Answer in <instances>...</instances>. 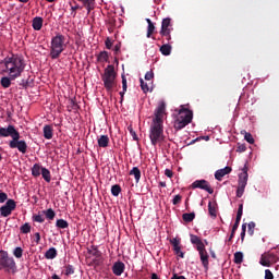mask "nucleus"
Wrapping results in <instances>:
<instances>
[{"instance_id":"obj_18","label":"nucleus","mask_w":279,"mask_h":279,"mask_svg":"<svg viewBox=\"0 0 279 279\" xmlns=\"http://www.w3.org/2000/svg\"><path fill=\"white\" fill-rule=\"evenodd\" d=\"M125 271V264L123 262H116L112 266V272L114 276H122Z\"/></svg>"},{"instance_id":"obj_43","label":"nucleus","mask_w":279,"mask_h":279,"mask_svg":"<svg viewBox=\"0 0 279 279\" xmlns=\"http://www.w3.org/2000/svg\"><path fill=\"white\" fill-rule=\"evenodd\" d=\"M75 274V267L73 265L65 266V276H73Z\"/></svg>"},{"instance_id":"obj_10","label":"nucleus","mask_w":279,"mask_h":279,"mask_svg":"<svg viewBox=\"0 0 279 279\" xmlns=\"http://www.w3.org/2000/svg\"><path fill=\"white\" fill-rule=\"evenodd\" d=\"M13 210H16V202L10 198L3 206L0 207V216L10 217Z\"/></svg>"},{"instance_id":"obj_46","label":"nucleus","mask_w":279,"mask_h":279,"mask_svg":"<svg viewBox=\"0 0 279 279\" xmlns=\"http://www.w3.org/2000/svg\"><path fill=\"white\" fill-rule=\"evenodd\" d=\"M140 83H141V88L143 93H149V85H147V83H145L143 78H140Z\"/></svg>"},{"instance_id":"obj_58","label":"nucleus","mask_w":279,"mask_h":279,"mask_svg":"<svg viewBox=\"0 0 279 279\" xmlns=\"http://www.w3.org/2000/svg\"><path fill=\"white\" fill-rule=\"evenodd\" d=\"M80 7L77 5H74V7H71V11H72V16H75L77 14V12H75V10H77Z\"/></svg>"},{"instance_id":"obj_6","label":"nucleus","mask_w":279,"mask_h":279,"mask_svg":"<svg viewBox=\"0 0 279 279\" xmlns=\"http://www.w3.org/2000/svg\"><path fill=\"white\" fill-rule=\"evenodd\" d=\"M117 72H114V65H108L105 69V73L102 75L104 86L107 90H112L116 86Z\"/></svg>"},{"instance_id":"obj_45","label":"nucleus","mask_w":279,"mask_h":279,"mask_svg":"<svg viewBox=\"0 0 279 279\" xmlns=\"http://www.w3.org/2000/svg\"><path fill=\"white\" fill-rule=\"evenodd\" d=\"M155 29H156V26L154 25V23L148 24L147 38H151V34H154Z\"/></svg>"},{"instance_id":"obj_57","label":"nucleus","mask_w":279,"mask_h":279,"mask_svg":"<svg viewBox=\"0 0 279 279\" xmlns=\"http://www.w3.org/2000/svg\"><path fill=\"white\" fill-rule=\"evenodd\" d=\"M35 243H36V245L40 244V233H38V232L35 233Z\"/></svg>"},{"instance_id":"obj_3","label":"nucleus","mask_w":279,"mask_h":279,"mask_svg":"<svg viewBox=\"0 0 279 279\" xmlns=\"http://www.w3.org/2000/svg\"><path fill=\"white\" fill-rule=\"evenodd\" d=\"M0 271H4V274H11L12 276L19 271L16 260H14V257L10 256L8 251H0Z\"/></svg>"},{"instance_id":"obj_39","label":"nucleus","mask_w":279,"mask_h":279,"mask_svg":"<svg viewBox=\"0 0 279 279\" xmlns=\"http://www.w3.org/2000/svg\"><path fill=\"white\" fill-rule=\"evenodd\" d=\"M121 193V185L116 184L111 186V194L113 195V197H119Z\"/></svg>"},{"instance_id":"obj_28","label":"nucleus","mask_w":279,"mask_h":279,"mask_svg":"<svg viewBox=\"0 0 279 279\" xmlns=\"http://www.w3.org/2000/svg\"><path fill=\"white\" fill-rule=\"evenodd\" d=\"M87 252H88V254H90L95 258H101V252L95 245H92L90 248H88Z\"/></svg>"},{"instance_id":"obj_36","label":"nucleus","mask_w":279,"mask_h":279,"mask_svg":"<svg viewBox=\"0 0 279 279\" xmlns=\"http://www.w3.org/2000/svg\"><path fill=\"white\" fill-rule=\"evenodd\" d=\"M46 218H48L50 221H53L56 219V211L51 208L43 211Z\"/></svg>"},{"instance_id":"obj_29","label":"nucleus","mask_w":279,"mask_h":279,"mask_svg":"<svg viewBox=\"0 0 279 279\" xmlns=\"http://www.w3.org/2000/svg\"><path fill=\"white\" fill-rule=\"evenodd\" d=\"M130 175H134L135 182H141V169L138 167H133Z\"/></svg>"},{"instance_id":"obj_35","label":"nucleus","mask_w":279,"mask_h":279,"mask_svg":"<svg viewBox=\"0 0 279 279\" xmlns=\"http://www.w3.org/2000/svg\"><path fill=\"white\" fill-rule=\"evenodd\" d=\"M20 232L22 234H29V232H32V225H29V222L24 223L20 227Z\"/></svg>"},{"instance_id":"obj_24","label":"nucleus","mask_w":279,"mask_h":279,"mask_svg":"<svg viewBox=\"0 0 279 279\" xmlns=\"http://www.w3.org/2000/svg\"><path fill=\"white\" fill-rule=\"evenodd\" d=\"M44 137L47 141H51V138H53V129L51 128V125L44 126Z\"/></svg>"},{"instance_id":"obj_23","label":"nucleus","mask_w":279,"mask_h":279,"mask_svg":"<svg viewBox=\"0 0 279 279\" xmlns=\"http://www.w3.org/2000/svg\"><path fill=\"white\" fill-rule=\"evenodd\" d=\"M43 166H40L39 163H35L32 168V175L34 178H40L41 173H43Z\"/></svg>"},{"instance_id":"obj_60","label":"nucleus","mask_w":279,"mask_h":279,"mask_svg":"<svg viewBox=\"0 0 279 279\" xmlns=\"http://www.w3.org/2000/svg\"><path fill=\"white\" fill-rule=\"evenodd\" d=\"M171 279H186V277L173 275Z\"/></svg>"},{"instance_id":"obj_50","label":"nucleus","mask_w":279,"mask_h":279,"mask_svg":"<svg viewBox=\"0 0 279 279\" xmlns=\"http://www.w3.org/2000/svg\"><path fill=\"white\" fill-rule=\"evenodd\" d=\"M145 80H146L147 82L154 80V71L150 70V71L146 72V74H145Z\"/></svg>"},{"instance_id":"obj_34","label":"nucleus","mask_w":279,"mask_h":279,"mask_svg":"<svg viewBox=\"0 0 279 279\" xmlns=\"http://www.w3.org/2000/svg\"><path fill=\"white\" fill-rule=\"evenodd\" d=\"M182 219L183 221H185V223H191V221H193L195 219V213H185L182 215Z\"/></svg>"},{"instance_id":"obj_26","label":"nucleus","mask_w":279,"mask_h":279,"mask_svg":"<svg viewBox=\"0 0 279 279\" xmlns=\"http://www.w3.org/2000/svg\"><path fill=\"white\" fill-rule=\"evenodd\" d=\"M109 144H110V137H108V135H101L98 138V146L99 147L106 148V147H108Z\"/></svg>"},{"instance_id":"obj_42","label":"nucleus","mask_w":279,"mask_h":279,"mask_svg":"<svg viewBox=\"0 0 279 279\" xmlns=\"http://www.w3.org/2000/svg\"><path fill=\"white\" fill-rule=\"evenodd\" d=\"M33 221L36 223H45V216L38 214L33 216Z\"/></svg>"},{"instance_id":"obj_7","label":"nucleus","mask_w":279,"mask_h":279,"mask_svg":"<svg viewBox=\"0 0 279 279\" xmlns=\"http://www.w3.org/2000/svg\"><path fill=\"white\" fill-rule=\"evenodd\" d=\"M247 163L244 165L242 168V172L239 174L238 179V189H236V197H243V193H245V186H247Z\"/></svg>"},{"instance_id":"obj_63","label":"nucleus","mask_w":279,"mask_h":279,"mask_svg":"<svg viewBox=\"0 0 279 279\" xmlns=\"http://www.w3.org/2000/svg\"><path fill=\"white\" fill-rule=\"evenodd\" d=\"M159 186H161V189H165L167 186V182L160 181L159 182Z\"/></svg>"},{"instance_id":"obj_8","label":"nucleus","mask_w":279,"mask_h":279,"mask_svg":"<svg viewBox=\"0 0 279 279\" xmlns=\"http://www.w3.org/2000/svg\"><path fill=\"white\" fill-rule=\"evenodd\" d=\"M9 147L11 149H17L21 154H27V142L21 140V133L9 142Z\"/></svg>"},{"instance_id":"obj_11","label":"nucleus","mask_w":279,"mask_h":279,"mask_svg":"<svg viewBox=\"0 0 279 279\" xmlns=\"http://www.w3.org/2000/svg\"><path fill=\"white\" fill-rule=\"evenodd\" d=\"M165 114H167V105L165 101H161L155 110V118L153 119L154 123H165L162 119H165Z\"/></svg>"},{"instance_id":"obj_14","label":"nucleus","mask_w":279,"mask_h":279,"mask_svg":"<svg viewBox=\"0 0 279 279\" xmlns=\"http://www.w3.org/2000/svg\"><path fill=\"white\" fill-rule=\"evenodd\" d=\"M197 252L199 254L201 263H202L204 269H206V271H208L209 256H208V252L206 251V246H203V248H198Z\"/></svg>"},{"instance_id":"obj_62","label":"nucleus","mask_w":279,"mask_h":279,"mask_svg":"<svg viewBox=\"0 0 279 279\" xmlns=\"http://www.w3.org/2000/svg\"><path fill=\"white\" fill-rule=\"evenodd\" d=\"M240 236L242 242L245 241V231H241Z\"/></svg>"},{"instance_id":"obj_41","label":"nucleus","mask_w":279,"mask_h":279,"mask_svg":"<svg viewBox=\"0 0 279 279\" xmlns=\"http://www.w3.org/2000/svg\"><path fill=\"white\" fill-rule=\"evenodd\" d=\"M13 255L15 258H23V248L21 246H17L13 251Z\"/></svg>"},{"instance_id":"obj_64","label":"nucleus","mask_w":279,"mask_h":279,"mask_svg":"<svg viewBox=\"0 0 279 279\" xmlns=\"http://www.w3.org/2000/svg\"><path fill=\"white\" fill-rule=\"evenodd\" d=\"M211 258H217V255L215 254V251H210Z\"/></svg>"},{"instance_id":"obj_32","label":"nucleus","mask_w":279,"mask_h":279,"mask_svg":"<svg viewBox=\"0 0 279 279\" xmlns=\"http://www.w3.org/2000/svg\"><path fill=\"white\" fill-rule=\"evenodd\" d=\"M56 226L60 230H66V228H69V222L64 219H58Z\"/></svg>"},{"instance_id":"obj_48","label":"nucleus","mask_w":279,"mask_h":279,"mask_svg":"<svg viewBox=\"0 0 279 279\" xmlns=\"http://www.w3.org/2000/svg\"><path fill=\"white\" fill-rule=\"evenodd\" d=\"M180 202H182V195L177 194L173 199H172V204L173 206H178V204H180Z\"/></svg>"},{"instance_id":"obj_52","label":"nucleus","mask_w":279,"mask_h":279,"mask_svg":"<svg viewBox=\"0 0 279 279\" xmlns=\"http://www.w3.org/2000/svg\"><path fill=\"white\" fill-rule=\"evenodd\" d=\"M160 36H162L163 38H166V40L168 43H171V32L168 33H160Z\"/></svg>"},{"instance_id":"obj_22","label":"nucleus","mask_w":279,"mask_h":279,"mask_svg":"<svg viewBox=\"0 0 279 279\" xmlns=\"http://www.w3.org/2000/svg\"><path fill=\"white\" fill-rule=\"evenodd\" d=\"M33 29L40 32L43 29V17L36 16L33 19Z\"/></svg>"},{"instance_id":"obj_51","label":"nucleus","mask_w":279,"mask_h":279,"mask_svg":"<svg viewBox=\"0 0 279 279\" xmlns=\"http://www.w3.org/2000/svg\"><path fill=\"white\" fill-rule=\"evenodd\" d=\"M247 149V146H245V144H240L236 147V151H239V154H243V151H245Z\"/></svg>"},{"instance_id":"obj_16","label":"nucleus","mask_w":279,"mask_h":279,"mask_svg":"<svg viewBox=\"0 0 279 279\" xmlns=\"http://www.w3.org/2000/svg\"><path fill=\"white\" fill-rule=\"evenodd\" d=\"M168 32H173V25H171V19L166 17L161 22V29L159 34H167Z\"/></svg>"},{"instance_id":"obj_59","label":"nucleus","mask_w":279,"mask_h":279,"mask_svg":"<svg viewBox=\"0 0 279 279\" xmlns=\"http://www.w3.org/2000/svg\"><path fill=\"white\" fill-rule=\"evenodd\" d=\"M236 230H239V225H236V223L234 222V225H233V227H232V230H231L232 234H235Z\"/></svg>"},{"instance_id":"obj_21","label":"nucleus","mask_w":279,"mask_h":279,"mask_svg":"<svg viewBox=\"0 0 279 279\" xmlns=\"http://www.w3.org/2000/svg\"><path fill=\"white\" fill-rule=\"evenodd\" d=\"M208 213L211 219H217V202L208 203Z\"/></svg>"},{"instance_id":"obj_25","label":"nucleus","mask_w":279,"mask_h":279,"mask_svg":"<svg viewBox=\"0 0 279 279\" xmlns=\"http://www.w3.org/2000/svg\"><path fill=\"white\" fill-rule=\"evenodd\" d=\"M83 3L84 8L87 10V14H90V11L95 8V0H78Z\"/></svg>"},{"instance_id":"obj_56","label":"nucleus","mask_w":279,"mask_h":279,"mask_svg":"<svg viewBox=\"0 0 279 279\" xmlns=\"http://www.w3.org/2000/svg\"><path fill=\"white\" fill-rule=\"evenodd\" d=\"M165 175H166L167 178H173V171H171V169H166V170H165Z\"/></svg>"},{"instance_id":"obj_31","label":"nucleus","mask_w":279,"mask_h":279,"mask_svg":"<svg viewBox=\"0 0 279 279\" xmlns=\"http://www.w3.org/2000/svg\"><path fill=\"white\" fill-rule=\"evenodd\" d=\"M41 177L45 180V182H51V172L49 171V169H41Z\"/></svg>"},{"instance_id":"obj_30","label":"nucleus","mask_w":279,"mask_h":279,"mask_svg":"<svg viewBox=\"0 0 279 279\" xmlns=\"http://www.w3.org/2000/svg\"><path fill=\"white\" fill-rule=\"evenodd\" d=\"M125 93H128V78L122 74V92H120L121 101H123Z\"/></svg>"},{"instance_id":"obj_37","label":"nucleus","mask_w":279,"mask_h":279,"mask_svg":"<svg viewBox=\"0 0 279 279\" xmlns=\"http://www.w3.org/2000/svg\"><path fill=\"white\" fill-rule=\"evenodd\" d=\"M108 58H109L108 51H101L99 52L97 60L98 62H108Z\"/></svg>"},{"instance_id":"obj_12","label":"nucleus","mask_w":279,"mask_h":279,"mask_svg":"<svg viewBox=\"0 0 279 279\" xmlns=\"http://www.w3.org/2000/svg\"><path fill=\"white\" fill-rule=\"evenodd\" d=\"M21 133L16 131L14 125L10 124L8 128H0V138H8L11 136L12 141H14Z\"/></svg>"},{"instance_id":"obj_44","label":"nucleus","mask_w":279,"mask_h":279,"mask_svg":"<svg viewBox=\"0 0 279 279\" xmlns=\"http://www.w3.org/2000/svg\"><path fill=\"white\" fill-rule=\"evenodd\" d=\"M244 141H246V143H250V145H254V136H252V133L245 132Z\"/></svg>"},{"instance_id":"obj_55","label":"nucleus","mask_w":279,"mask_h":279,"mask_svg":"<svg viewBox=\"0 0 279 279\" xmlns=\"http://www.w3.org/2000/svg\"><path fill=\"white\" fill-rule=\"evenodd\" d=\"M105 45L107 49H112V40H110V37L106 39Z\"/></svg>"},{"instance_id":"obj_61","label":"nucleus","mask_w":279,"mask_h":279,"mask_svg":"<svg viewBox=\"0 0 279 279\" xmlns=\"http://www.w3.org/2000/svg\"><path fill=\"white\" fill-rule=\"evenodd\" d=\"M113 51H116V53L121 51V45H116Z\"/></svg>"},{"instance_id":"obj_9","label":"nucleus","mask_w":279,"mask_h":279,"mask_svg":"<svg viewBox=\"0 0 279 279\" xmlns=\"http://www.w3.org/2000/svg\"><path fill=\"white\" fill-rule=\"evenodd\" d=\"M278 255L271 252H267L262 254L259 265H262L263 267H271V265H275V263H278Z\"/></svg>"},{"instance_id":"obj_4","label":"nucleus","mask_w":279,"mask_h":279,"mask_svg":"<svg viewBox=\"0 0 279 279\" xmlns=\"http://www.w3.org/2000/svg\"><path fill=\"white\" fill-rule=\"evenodd\" d=\"M66 37L62 34H57L51 39V47H50V58L51 60H58L60 58L62 51L66 49Z\"/></svg>"},{"instance_id":"obj_40","label":"nucleus","mask_w":279,"mask_h":279,"mask_svg":"<svg viewBox=\"0 0 279 279\" xmlns=\"http://www.w3.org/2000/svg\"><path fill=\"white\" fill-rule=\"evenodd\" d=\"M234 263L235 265H241V263H243V252L234 253Z\"/></svg>"},{"instance_id":"obj_5","label":"nucleus","mask_w":279,"mask_h":279,"mask_svg":"<svg viewBox=\"0 0 279 279\" xmlns=\"http://www.w3.org/2000/svg\"><path fill=\"white\" fill-rule=\"evenodd\" d=\"M149 140L154 147L165 142V125L160 122H151L149 128Z\"/></svg>"},{"instance_id":"obj_13","label":"nucleus","mask_w":279,"mask_h":279,"mask_svg":"<svg viewBox=\"0 0 279 279\" xmlns=\"http://www.w3.org/2000/svg\"><path fill=\"white\" fill-rule=\"evenodd\" d=\"M192 189H201L202 191H206L209 195L215 193V190L210 186V183L206 180H196L192 183Z\"/></svg>"},{"instance_id":"obj_20","label":"nucleus","mask_w":279,"mask_h":279,"mask_svg":"<svg viewBox=\"0 0 279 279\" xmlns=\"http://www.w3.org/2000/svg\"><path fill=\"white\" fill-rule=\"evenodd\" d=\"M14 80H16V77L8 75V76H3L0 80V84L2 86V88H10V86H12V82H14Z\"/></svg>"},{"instance_id":"obj_27","label":"nucleus","mask_w":279,"mask_h":279,"mask_svg":"<svg viewBox=\"0 0 279 279\" xmlns=\"http://www.w3.org/2000/svg\"><path fill=\"white\" fill-rule=\"evenodd\" d=\"M56 256H58V251L56 250V247H50L45 253V258H47L48 260H53V258H56Z\"/></svg>"},{"instance_id":"obj_15","label":"nucleus","mask_w":279,"mask_h":279,"mask_svg":"<svg viewBox=\"0 0 279 279\" xmlns=\"http://www.w3.org/2000/svg\"><path fill=\"white\" fill-rule=\"evenodd\" d=\"M171 245L173 246V252L180 258H184V252H182V246L180 245V240L174 238L170 240Z\"/></svg>"},{"instance_id":"obj_38","label":"nucleus","mask_w":279,"mask_h":279,"mask_svg":"<svg viewBox=\"0 0 279 279\" xmlns=\"http://www.w3.org/2000/svg\"><path fill=\"white\" fill-rule=\"evenodd\" d=\"M241 217H243V204L239 205L235 222L238 226L241 223Z\"/></svg>"},{"instance_id":"obj_49","label":"nucleus","mask_w":279,"mask_h":279,"mask_svg":"<svg viewBox=\"0 0 279 279\" xmlns=\"http://www.w3.org/2000/svg\"><path fill=\"white\" fill-rule=\"evenodd\" d=\"M5 202H8V194L0 192V204H5Z\"/></svg>"},{"instance_id":"obj_54","label":"nucleus","mask_w":279,"mask_h":279,"mask_svg":"<svg viewBox=\"0 0 279 279\" xmlns=\"http://www.w3.org/2000/svg\"><path fill=\"white\" fill-rule=\"evenodd\" d=\"M128 130H129L131 136H133V140L138 141V137L136 136V132H134V129H132V126H129Z\"/></svg>"},{"instance_id":"obj_47","label":"nucleus","mask_w":279,"mask_h":279,"mask_svg":"<svg viewBox=\"0 0 279 279\" xmlns=\"http://www.w3.org/2000/svg\"><path fill=\"white\" fill-rule=\"evenodd\" d=\"M247 228H248V234H254V229L256 228V223L254 221H251L248 225H247Z\"/></svg>"},{"instance_id":"obj_53","label":"nucleus","mask_w":279,"mask_h":279,"mask_svg":"<svg viewBox=\"0 0 279 279\" xmlns=\"http://www.w3.org/2000/svg\"><path fill=\"white\" fill-rule=\"evenodd\" d=\"M265 279H274V272L271 270L266 269L265 270Z\"/></svg>"},{"instance_id":"obj_33","label":"nucleus","mask_w":279,"mask_h":279,"mask_svg":"<svg viewBox=\"0 0 279 279\" xmlns=\"http://www.w3.org/2000/svg\"><path fill=\"white\" fill-rule=\"evenodd\" d=\"M160 52L162 56H171V46L169 44H165L160 47Z\"/></svg>"},{"instance_id":"obj_1","label":"nucleus","mask_w":279,"mask_h":279,"mask_svg":"<svg viewBox=\"0 0 279 279\" xmlns=\"http://www.w3.org/2000/svg\"><path fill=\"white\" fill-rule=\"evenodd\" d=\"M0 64L2 68V73L17 80L25 72V66H27L25 58L20 54H12L11 57H7L0 62Z\"/></svg>"},{"instance_id":"obj_19","label":"nucleus","mask_w":279,"mask_h":279,"mask_svg":"<svg viewBox=\"0 0 279 279\" xmlns=\"http://www.w3.org/2000/svg\"><path fill=\"white\" fill-rule=\"evenodd\" d=\"M190 241L192 243V245H196V250H202L203 247H206V245H204V242L202 241V239L195 234H190Z\"/></svg>"},{"instance_id":"obj_17","label":"nucleus","mask_w":279,"mask_h":279,"mask_svg":"<svg viewBox=\"0 0 279 279\" xmlns=\"http://www.w3.org/2000/svg\"><path fill=\"white\" fill-rule=\"evenodd\" d=\"M232 173V168L227 166L222 169H219L215 172V178L218 180V182H221L223 180L225 175H228Z\"/></svg>"},{"instance_id":"obj_2","label":"nucleus","mask_w":279,"mask_h":279,"mask_svg":"<svg viewBox=\"0 0 279 279\" xmlns=\"http://www.w3.org/2000/svg\"><path fill=\"white\" fill-rule=\"evenodd\" d=\"M191 121H193V111L181 106V109L178 110V114L174 118L173 128L177 132L184 130Z\"/></svg>"}]
</instances>
